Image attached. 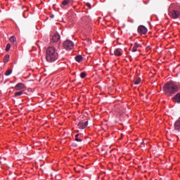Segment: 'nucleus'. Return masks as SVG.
<instances>
[{"label": "nucleus", "mask_w": 180, "mask_h": 180, "mask_svg": "<svg viewBox=\"0 0 180 180\" xmlns=\"http://www.w3.org/2000/svg\"><path fill=\"white\" fill-rule=\"evenodd\" d=\"M163 88L164 92H165L167 96H172V95L180 91V86L174 82L167 83Z\"/></svg>", "instance_id": "nucleus-1"}, {"label": "nucleus", "mask_w": 180, "mask_h": 180, "mask_svg": "<svg viewBox=\"0 0 180 180\" xmlns=\"http://www.w3.org/2000/svg\"><path fill=\"white\" fill-rule=\"evenodd\" d=\"M63 47L65 50H72L74 49V42L70 40H66L63 42Z\"/></svg>", "instance_id": "nucleus-3"}, {"label": "nucleus", "mask_w": 180, "mask_h": 180, "mask_svg": "<svg viewBox=\"0 0 180 180\" xmlns=\"http://www.w3.org/2000/svg\"><path fill=\"white\" fill-rule=\"evenodd\" d=\"M169 15L172 19H178L180 15V12L176 10H169Z\"/></svg>", "instance_id": "nucleus-4"}, {"label": "nucleus", "mask_w": 180, "mask_h": 180, "mask_svg": "<svg viewBox=\"0 0 180 180\" xmlns=\"http://www.w3.org/2000/svg\"><path fill=\"white\" fill-rule=\"evenodd\" d=\"M80 77H81V78H85V77H86V73L85 72H82L80 74Z\"/></svg>", "instance_id": "nucleus-21"}, {"label": "nucleus", "mask_w": 180, "mask_h": 180, "mask_svg": "<svg viewBox=\"0 0 180 180\" xmlns=\"http://www.w3.org/2000/svg\"><path fill=\"white\" fill-rule=\"evenodd\" d=\"M60 39H61V37L60 36V34L58 32H56L52 36V40L53 43H58L60 41Z\"/></svg>", "instance_id": "nucleus-5"}, {"label": "nucleus", "mask_w": 180, "mask_h": 180, "mask_svg": "<svg viewBox=\"0 0 180 180\" xmlns=\"http://www.w3.org/2000/svg\"><path fill=\"white\" fill-rule=\"evenodd\" d=\"M173 101L176 103H180V93L177 94L176 96L173 97Z\"/></svg>", "instance_id": "nucleus-9"}, {"label": "nucleus", "mask_w": 180, "mask_h": 180, "mask_svg": "<svg viewBox=\"0 0 180 180\" xmlns=\"http://www.w3.org/2000/svg\"><path fill=\"white\" fill-rule=\"evenodd\" d=\"M174 130L180 131V118L174 124Z\"/></svg>", "instance_id": "nucleus-8"}, {"label": "nucleus", "mask_w": 180, "mask_h": 180, "mask_svg": "<svg viewBox=\"0 0 180 180\" xmlns=\"http://www.w3.org/2000/svg\"><path fill=\"white\" fill-rule=\"evenodd\" d=\"M14 95H15V97L21 96V95H23V90H22L20 91H18V92H15L14 94Z\"/></svg>", "instance_id": "nucleus-16"}, {"label": "nucleus", "mask_w": 180, "mask_h": 180, "mask_svg": "<svg viewBox=\"0 0 180 180\" xmlns=\"http://www.w3.org/2000/svg\"><path fill=\"white\" fill-rule=\"evenodd\" d=\"M9 50H11V45L8 44L6 47V51H9Z\"/></svg>", "instance_id": "nucleus-22"}, {"label": "nucleus", "mask_w": 180, "mask_h": 180, "mask_svg": "<svg viewBox=\"0 0 180 180\" xmlns=\"http://www.w3.org/2000/svg\"><path fill=\"white\" fill-rule=\"evenodd\" d=\"M51 18H54V15H52L51 16Z\"/></svg>", "instance_id": "nucleus-25"}, {"label": "nucleus", "mask_w": 180, "mask_h": 180, "mask_svg": "<svg viewBox=\"0 0 180 180\" xmlns=\"http://www.w3.org/2000/svg\"><path fill=\"white\" fill-rule=\"evenodd\" d=\"M11 74H12V70H6V72H5V75H6V77L11 75Z\"/></svg>", "instance_id": "nucleus-19"}, {"label": "nucleus", "mask_w": 180, "mask_h": 180, "mask_svg": "<svg viewBox=\"0 0 180 180\" xmlns=\"http://www.w3.org/2000/svg\"><path fill=\"white\" fill-rule=\"evenodd\" d=\"M121 51L122 50L120 49H115V51H114L115 56H117V57H120V56H122Z\"/></svg>", "instance_id": "nucleus-10"}, {"label": "nucleus", "mask_w": 180, "mask_h": 180, "mask_svg": "<svg viewBox=\"0 0 180 180\" xmlns=\"http://www.w3.org/2000/svg\"><path fill=\"white\" fill-rule=\"evenodd\" d=\"M75 60L77 63H81L82 61V56L81 55H78L75 57Z\"/></svg>", "instance_id": "nucleus-15"}, {"label": "nucleus", "mask_w": 180, "mask_h": 180, "mask_svg": "<svg viewBox=\"0 0 180 180\" xmlns=\"http://www.w3.org/2000/svg\"><path fill=\"white\" fill-rule=\"evenodd\" d=\"M138 32L141 34H146V33H147V29L146 28V27H144L143 25H140L138 27Z\"/></svg>", "instance_id": "nucleus-7"}, {"label": "nucleus", "mask_w": 180, "mask_h": 180, "mask_svg": "<svg viewBox=\"0 0 180 180\" xmlns=\"http://www.w3.org/2000/svg\"><path fill=\"white\" fill-rule=\"evenodd\" d=\"M86 6L89 7V8L91 9V4L87 3V4H86Z\"/></svg>", "instance_id": "nucleus-23"}, {"label": "nucleus", "mask_w": 180, "mask_h": 180, "mask_svg": "<svg viewBox=\"0 0 180 180\" xmlns=\"http://www.w3.org/2000/svg\"><path fill=\"white\" fill-rule=\"evenodd\" d=\"M78 127H79V129H85L86 125H85L84 121H80L78 123Z\"/></svg>", "instance_id": "nucleus-11"}, {"label": "nucleus", "mask_w": 180, "mask_h": 180, "mask_svg": "<svg viewBox=\"0 0 180 180\" xmlns=\"http://www.w3.org/2000/svg\"><path fill=\"white\" fill-rule=\"evenodd\" d=\"M84 126H86H86H88V121L84 122Z\"/></svg>", "instance_id": "nucleus-24"}, {"label": "nucleus", "mask_w": 180, "mask_h": 180, "mask_svg": "<svg viewBox=\"0 0 180 180\" xmlns=\"http://www.w3.org/2000/svg\"><path fill=\"white\" fill-rule=\"evenodd\" d=\"M79 136V134H78L75 135V141L79 142V143H81V141H82V139L78 138Z\"/></svg>", "instance_id": "nucleus-18"}, {"label": "nucleus", "mask_w": 180, "mask_h": 180, "mask_svg": "<svg viewBox=\"0 0 180 180\" xmlns=\"http://www.w3.org/2000/svg\"><path fill=\"white\" fill-rule=\"evenodd\" d=\"M26 89V86L23 83H18L15 86V91H23Z\"/></svg>", "instance_id": "nucleus-6"}, {"label": "nucleus", "mask_w": 180, "mask_h": 180, "mask_svg": "<svg viewBox=\"0 0 180 180\" xmlns=\"http://www.w3.org/2000/svg\"><path fill=\"white\" fill-rule=\"evenodd\" d=\"M10 41L12 43V44H15L16 43V37L15 36L11 37Z\"/></svg>", "instance_id": "nucleus-14"}, {"label": "nucleus", "mask_w": 180, "mask_h": 180, "mask_svg": "<svg viewBox=\"0 0 180 180\" xmlns=\"http://www.w3.org/2000/svg\"><path fill=\"white\" fill-rule=\"evenodd\" d=\"M9 61V55H6L4 58V63H7Z\"/></svg>", "instance_id": "nucleus-20"}, {"label": "nucleus", "mask_w": 180, "mask_h": 180, "mask_svg": "<svg viewBox=\"0 0 180 180\" xmlns=\"http://www.w3.org/2000/svg\"><path fill=\"white\" fill-rule=\"evenodd\" d=\"M71 2H72V0H64L62 2V5H63L64 6H67V5H68V4H71Z\"/></svg>", "instance_id": "nucleus-13"}, {"label": "nucleus", "mask_w": 180, "mask_h": 180, "mask_svg": "<svg viewBox=\"0 0 180 180\" xmlns=\"http://www.w3.org/2000/svg\"><path fill=\"white\" fill-rule=\"evenodd\" d=\"M139 47H141L140 44H139L138 43H135L132 49L133 53H135V51H137V49H139Z\"/></svg>", "instance_id": "nucleus-12"}, {"label": "nucleus", "mask_w": 180, "mask_h": 180, "mask_svg": "<svg viewBox=\"0 0 180 180\" xmlns=\"http://www.w3.org/2000/svg\"><path fill=\"white\" fill-rule=\"evenodd\" d=\"M140 82H141V79L140 77L137 78V79L134 81L135 85H139V84H140Z\"/></svg>", "instance_id": "nucleus-17"}, {"label": "nucleus", "mask_w": 180, "mask_h": 180, "mask_svg": "<svg viewBox=\"0 0 180 180\" xmlns=\"http://www.w3.org/2000/svg\"><path fill=\"white\" fill-rule=\"evenodd\" d=\"M58 58V53L54 46H49L46 49V60L48 63H54Z\"/></svg>", "instance_id": "nucleus-2"}]
</instances>
